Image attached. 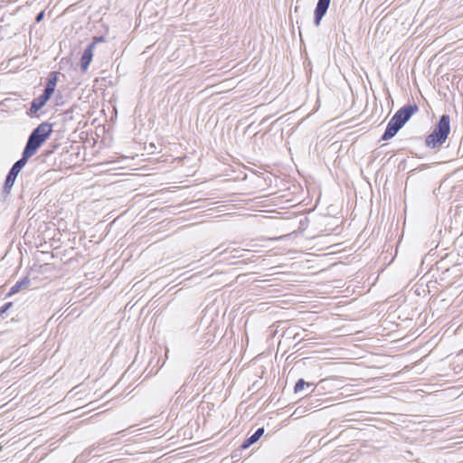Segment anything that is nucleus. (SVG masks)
I'll return each mask as SVG.
<instances>
[{
  "instance_id": "nucleus-3",
  "label": "nucleus",
  "mask_w": 463,
  "mask_h": 463,
  "mask_svg": "<svg viewBox=\"0 0 463 463\" xmlns=\"http://www.w3.org/2000/svg\"><path fill=\"white\" fill-rule=\"evenodd\" d=\"M57 80V73L52 72L47 80L43 93L37 98H34L31 102L29 111L27 112L28 115L32 116L36 114L47 103L55 90Z\"/></svg>"
},
{
  "instance_id": "nucleus-7",
  "label": "nucleus",
  "mask_w": 463,
  "mask_h": 463,
  "mask_svg": "<svg viewBox=\"0 0 463 463\" xmlns=\"http://www.w3.org/2000/svg\"><path fill=\"white\" fill-rule=\"evenodd\" d=\"M401 128V126L396 121H394L393 118H391L387 124L385 131L381 137V140L387 141L392 138Z\"/></svg>"
},
{
  "instance_id": "nucleus-10",
  "label": "nucleus",
  "mask_w": 463,
  "mask_h": 463,
  "mask_svg": "<svg viewBox=\"0 0 463 463\" xmlns=\"http://www.w3.org/2000/svg\"><path fill=\"white\" fill-rule=\"evenodd\" d=\"M93 58V48L92 46H87L86 49L83 51V53L80 58V70L85 72L90 63L91 62Z\"/></svg>"
},
{
  "instance_id": "nucleus-1",
  "label": "nucleus",
  "mask_w": 463,
  "mask_h": 463,
  "mask_svg": "<svg viewBox=\"0 0 463 463\" xmlns=\"http://www.w3.org/2000/svg\"><path fill=\"white\" fill-rule=\"evenodd\" d=\"M52 133V125L49 122H43L38 125L29 135L25 146L23 150L24 156L35 155L40 146L49 138Z\"/></svg>"
},
{
  "instance_id": "nucleus-9",
  "label": "nucleus",
  "mask_w": 463,
  "mask_h": 463,
  "mask_svg": "<svg viewBox=\"0 0 463 463\" xmlns=\"http://www.w3.org/2000/svg\"><path fill=\"white\" fill-rule=\"evenodd\" d=\"M263 434H264V428H258L251 436L247 438L242 442V444L240 446V449L242 450L249 449L251 445L256 443L262 437Z\"/></svg>"
},
{
  "instance_id": "nucleus-5",
  "label": "nucleus",
  "mask_w": 463,
  "mask_h": 463,
  "mask_svg": "<svg viewBox=\"0 0 463 463\" xmlns=\"http://www.w3.org/2000/svg\"><path fill=\"white\" fill-rule=\"evenodd\" d=\"M418 110L417 104H407L398 109L392 118L402 128Z\"/></svg>"
},
{
  "instance_id": "nucleus-2",
  "label": "nucleus",
  "mask_w": 463,
  "mask_h": 463,
  "mask_svg": "<svg viewBox=\"0 0 463 463\" xmlns=\"http://www.w3.org/2000/svg\"><path fill=\"white\" fill-rule=\"evenodd\" d=\"M450 133V118L448 114L440 116L430 134L425 138V146L430 149H439Z\"/></svg>"
},
{
  "instance_id": "nucleus-14",
  "label": "nucleus",
  "mask_w": 463,
  "mask_h": 463,
  "mask_svg": "<svg viewBox=\"0 0 463 463\" xmlns=\"http://www.w3.org/2000/svg\"><path fill=\"white\" fill-rule=\"evenodd\" d=\"M13 306V302H6L2 307H0V317H2L7 310H9Z\"/></svg>"
},
{
  "instance_id": "nucleus-12",
  "label": "nucleus",
  "mask_w": 463,
  "mask_h": 463,
  "mask_svg": "<svg viewBox=\"0 0 463 463\" xmlns=\"http://www.w3.org/2000/svg\"><path fill=\"white\" fill-rule=\"evenodd\" d=\"M31 280L28 277L23 278L21 280L17 281L7 293V297L13 296L19 292L21 288H27L30 286Z\"/></svg>"
},
{
  "instance_id": "nucleus-8",
  "label": "nucleus",
  "mask_w": 463,
  "mask_h": 463,
  "mask_svg": "<svg viewBox=\"0 0 463 463\" xmlns=\"http://www.w3.org/2000/svg\"><path fill=\"white\" fill-rule=\"evenodd\" d=\"M245 251H247V250H242V249L233 248L232 250H230L229 248H226V249L219 251L218 256L223 255L224 261H231V260H232V259L243 257L244 256L243 252H245Z\"/></svg>"
},
{
  "instance_id": "nucleus-15",
  "label": "nucleus",
  "mask_w": 463,
  "mask_h": 463,
  "mask_svg": "<svg viewBox=\"0 0 463 463\" xmlns=\"http://www.w3.org/2000/svg\"><path fill=\"white\" fill-rule=\"evenodd\" d=\"M102 42H105L104 36H96L93 38L92 42L89 44V46H92V48L94 49V47L97 43H102Z\"/></svg>"
},
{
  "instance_id": "nucleus-13",
  "label": "nucleus",
  "mask_w": 463,
  "mask_h": 463,
  "mask_svg": "<svg viewBox=\"0 0 463 463\" xmlns=\"http://www.w3.org/2000/svg\"><path fill=\"white\" fill-rule=\"evenodd\" d=\"M305 387L307 388H311V392H313L315 391V384L313 383H307L306 382L304 379H298V382L296 383L295 384V387H294V392L296 394L301 392Z\"/></svg>"
},
{
  "instance_id": "nucleus-11",
  "label": "nucleus",
  "mask_w": 463,
  "mask_h": 463,
  "mask_svg": "<svg viewBox=\"0 0 463 463\" xmlns=\"http://www.w3.org/2000/svg\"><path fill=\"white\" fill-rule=\"evenodd\" d=\"M114 440V438L112 437H106L98 441L97 443L90 446L85 453L88 455H90L94 451H101L103 449L107 447L108 444L112 442Z\"/></svg>"
},
{
  "instance_id": "nucleus-6",
  "label": "nucleus",
  "mask_w": 463,
  "mask_h": 463,
  "mask_svg": "<svg viewBox=\"0 0 463 463\" xmlns=\"http://www.w3.org/2000/svg\"><path fill=\"white\" fill-rule=\"evenodd\" d=\"M331 0H318L314 11V24L316 26H319L321 20L326 14Z\"/></svg>"
},
{
  "instance_id": "nucleus-17",
  "label": "nucleus",
  "mask_w": 463,
  "mask_h": 463,
  "mask_svg": "<svg viewBox=\"0 0 463 463\" xmlns=\"http://www.w3.org/2000/svg\"><path fill=\"white\" fill-rule=\"evenodd\" d=\"M221 248H222V245H221V246H219V247H217V248H215V249L213 250V252L219 250Z\"/></svg>"
},
{
  "instance_id": "nucleus-4",
  "label": "nucleus",
  "mask_w": 463,
  "mask_h": 463,
  "mask_svg": "<svg viewBox=\"0 0 463 463\" xmlns=\"http://www.w3.org/2000/svg\"><path fill=\"white\" fill-rule=\"evenodd\" d=\"M29 158L30 157L27 156H24V154L22 153L21 158L18 159L8 171L3 187L4 197H7L10 194L11 189L14 186L19 173L24 167Z\"/></svg>"
},
{
  "instance_id": "nucleus-16",
  "label": "nucleus",
  "mask_w": 463,
  "mask_h": 463,
  "mask_svg": "<svg viewBox=\"0 0 463 463\" xmlns=\"http://www.w3.org/2000/svg\"><path fill=\"white\" fill-rule=\"evenodd\" d=\"M44 15H45L44 11H41L40 13H38L35 16V22L40 23L43 19Z\"/></svg>"
}]
</instances>
